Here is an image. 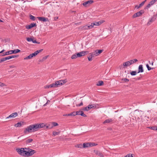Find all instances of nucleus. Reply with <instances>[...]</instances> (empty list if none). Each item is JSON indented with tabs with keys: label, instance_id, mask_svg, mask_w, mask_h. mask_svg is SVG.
<instances>
[{
	"label": "nucleus",
	"instance_id": "f257e3e1",
	"mask_svg": "<svg viewBox=\"0 0 157 157\" xmlns=\"http://www.w3.org/2000/svg\"><path fill=\"white\" fill-rule=\"evenodd\" d=\"M46 127V129L50 128L48 126H47L44 123H37L34 124H31L27 126V128L24 130V132L26 134L28 133H30L33 132H35L40 128H43L44 127Z\"/></svg>",
	"mask_w": 157,
	"mask_h": 157
},
{
	"label": "nucleus",
	"instance_id": "f03ea898",
	"mask_svg": "<svg viewBox=\"0 0 157 157\" xmlns=\"http://www.w3.org/2000/svg\"><path fill=\"white\" fill-rule=\"evenodd\" d=\"M138 61V60L136 59H134L132 60H131L128 61L126 62L123 63V66L124 67H127L131 65H132Z\"/></svg>",
	"mask_w": 157,
	"mask_h": 157
},
{
	"label": "nucleus",
	"instance_id": "7ed1b4c3",
	"mask_svg": "<svg viewBox=\"0 0 157 157\" xmlns=\"http://www.w3.org/2000/svg\"><path fill=\"white\" fill-rule=\"evenodd\" d=\"M26 150H27L28 157L32 156L36 152L35 150L28 148H26Z\"/></svg>",
	"mask_w": 157,
	"mask_h": 157
},
{
	"label": "nucleus",
	"instance_id": "20e7f679",
	"mask_svg": "<svg viewBox=\"0 0 157 157\" xmlns=\"http://www.w3.org/2000/svg\"><path fill=\"white\" fill-rule=\"evenodd\" d=\"M20 51V50L18 49H14L6 52L5 54L9 55L13 54H16L19 52Z\"/></svg>",
	"mask_w": 157,
	"mask_h": 157
},
{
	"label": "nucleus",
	"instance_id": "39448f33",
	"mask_svg": "<svg viewBox=\"0 0 157 157\" xmlns=\"http://www.w3.org/2000/svg\"><path fill=\"white\" fill-rule=\"evenodd\" d=\"M89 52L88 51H82L76 53L77 57H80L82 56H84L88 54Z\"/></svg>",
	"mask_w": 157,
	"mask_h": 157
},
{
	"label": "nucleus",
	"instance_id": "423d86ee",
	"mask_svg": "<svg viewBox=\"0 0 157 157\" xmlns=\"http://www.w3.org/2000/svg\"><path fill=\"white\" fill-rule=\"evenodd\" d=\"M24 149H26V147L17 148L16 151L21 156H23V153H24Z\"/></svg>",
	"mask_w": 157,
	"mask_h": 157
},
{
	"label": "nucleus",
	"instance_id": "0eeeda50",
	"mask_svg": "<svg viewBox=\"0 0 157 157\" xmlns=\"http://www.w3.org/2000/svg\"><path fill=\"white\" fill-rule=\"evenodd\" d=\"M94 2V1L92 0H88L84 2L82 4L83 5L85 6L86 7L90 6L91 4Z\"/></svg>",
	"mask_w": 157,
	"mask_h": 157
},
{
	"label": "nucleus",
	"instance_id": "6e6552de",
	"mask_svg": "<svg viewBox=\"0 0 157 157\" xmlns=\"http://www.w3.org/2000/svg\"><path fill=\"white\" fill-rule=\"evenodd\" d=\"M144 11L143 10H141L140 11L134 14L133 16V17L135 18L136 17L140 16L144 13Z\"/></svg>",
	"mask_w": 157,
	"mask_h": 157
},
{
	"label": "nucleus",
	"instance_id": "1a4fd4ad",
	"mask_svg": "<svg viewBox=\"0 0 157 157\" xmlns=\"http://www.w3.org/2000/svg\"><path fill=\"white\" fill-rule=\"evenodd\" d=\"M17 112H15L12 113L9 116L7 117L6 119H8L9 118H13L17 117Z\"/></svg>",
	"mask_w": 157,
	"mask_h": 157
},
{
	"label": "nucleus",
	"instance_id": "9d476101",
	"mask_svg": "<svg viewBox=\"0 0 157 157\" xmlns=\"http://www.w3.org/2000/svg\"><path fill=\"white\" fill-rule=\"evenodd\" d=\"M18 56H16V55H13L12 56H8L6 57L3 58L4 61H5L6 60H8V59H11L12 58L17 57H18Z\"/></svg>",
	"mask_w": 157,
	"mask_h": 157
},
{
	"label": "nucleus",
	"instance_id": "9b49d317",
	"mask_svg": "<svg viewBox=\"0 0 157 157\" xmlns=\"http://www.w3.org/2000/svg\"><path fill=\"white\" fill-rule=\"evenodd\" d=\"M75 116L76 115H81V116L82 117H86V115L85 114H84V113L82 111H78L75 112Z\"/></svg>",
	"mask_w": 157,
	"mask_h": 157
},
{
	"label": "nucleus",
	"instance_id": "f8f14e48",
	"mask_svg": "<svg viewBox=\"0 0 157 157\" xmlns=\"http://www.w3.org/2000/svg\"><path fill=\"white\" fill-rule=\"evenodd\" d=\"M36 25V23H32L29 25H26V28L27 29H30L31 28L34 27Z\"/></svg>",
	"mask_w": 157,
	"mask_h": 157
},
{
	"label": "nucleus",
	"instance_id": "ddd939ff",
	"mask_svg": "<svg viewBox=\"0 0 157 157\" xmlns=\"http://www.w3.org/2000/svg\"><path fill=\"white\" fill-rule=\"evenodd\" d=\"M37 18L39 21L44 22L48 21V18L44 17H37Z\"/></svg>",
	"mask_w": 157,
	"mask_h": 157
},
{
	"label": "nucleus",
	"instance_id": "4468645a",
	"mask_svg": "<svg viewBox=\"0 0 157 157\" xmlns=\"http://www.w3.org/2000/svg\"><path fill=\"white\" fill-rule=\"evenodd\" d=\"M67 81L66 80H64L58 81H56V82L58 86H61L63 85L64 83H65Z\"/></svg>",
	"mask_w": 157,
	"mask_h": 157
},
{
	"label": "nucleus",
	"instance_id": "2eb2a0df",
	"mask_svg": "<svg viewBox=\"0 0 157 157\" xmlns=\"http://www.w3.org/2000/svg\"><path fill=\"white\" fill-rule=\"evenodd\" d=\"M104 22V21H100L98 22L95 21L94 22H93L92 23V24L93 25V27H94V25H95V26L99 25H100L101 24H102Z\"/></svg>",
	"mask_w": 157,
	"mask_h": 157
},
{
	"label": "nucleus",
	"instance_id": "dca6fc26",
	"mask_svg": "<svg viewBox=\"0 0 157 157\" xmlns=\"http://www.w3.org/2000/svg\"><path fill=\"white\" fill-rule=\"evenodd\" d=\"M94 106L93 105H89L88 106L84 107L83 109V110L84 111H87L91 109V108H93Z\"/></svg>",
	"mask_w": 157,
	"mask_h": 157
},
{
	"label": "nucleus",
	"instance_id": "f3484780",
	"mask_svg": "<svg viewBox=\"0 0 157 157\" xmlns=\"http://www.w3.org/2000/svg\"><path fill=\"white\" fill-rule=\"evenodd\" d=\"M144 72V70L143 69V65H139L138 68V73L140 72Z\"/></svg>",
	"mask_w": 157,
	"mask_h": 157
},
{
	"label": "nucleus",
	"instance_id": "a211bd4d",
	"mask_svg": "<svg viewBox=\"0 0 157 157\" xmlns=\"http://www.w3.org/2000/svg\"><path fill=\"white\" fill-rule=\"evenodd\" d=\"M58 86L56 82H55V83L52 84L48 86V87H54Z\"/></svg>",
	"mask_w": 157,
	"mask_h": 157
},
{
	"label": "nucleus",
	"instance_id": "6ab92c4d",
	"mask_svg": "<svg viewBox=\"0 0 157 157\" xmlns=\"http://www.w3.org/2000/svg\"><path fill=\"white\" fill-rule=\"evenodd\" d=\"M113 120V119L109 118L105 120L103 122L104 124L106 123H109L112 122Z\"/></svg>",
	"mask_w": 157,
	"mask_h": 157
},
{
	"label": "nucleus",
	"instance_id": "aec40b11",
	"mask_svg": "<svg viewBox=\"0 0 157 157\" xmlns=\"http://www.w3.org/2000/svg\"><path fill=\"white\" fill-rule=\"evenodd\" d=\"M75 112H73L70 113L69 114H66L63 115V116H75Z\"/></svg>",
	"mask_w": 157,
	"mask_h": 157
},
{
	"label": "nucleus",
	"instance_id": "412c9836",
	"mask_svg": "<svg viewBox=\"0 0 157 157\" xmlns=\"http://www.w3.org/2000/svg\"><path fill=\"white\" fill-rule=\"evenodd\" d=\"M90 147V143H85L83 144V148H85Z\"/></svg>",
	"mask_w": 157,
	"mask_h": 157
},
{
	"label": "nucleus",
	"instance_id": "4be33fe9",
	"mask_svg": "<svg viewBox=\"0 0 157 157\" xmlns=\"http://www.w3.org/2000/svg\"><path fill=\"white\" fill-rule=\"evenodd\" d=\"M94 56L92 54V53H90V55L88 57V59L89 61H91L92 60V59L93 57H94Z\"/></svg>",
	"mask_w": 157,
	"mask_h": 157
},
{
	"label": "nucleus",
	"instance_id": "5701e85b",
	"mask_svg": "<svg viewBox=\"0 0 157 157\" xmlns=\"http://www.w3.org/2000/svg\"><path fill=\"white\" fill-rule=\"evenodd\" d=\"M96 154L101 157H103L104 155H103L99 151H97L96 152Z\"/></svg>",
	"mask_w": 157,
	"mask_h": 157
},
{
	"label": "nucleus",
	"instance_id": "b1692460",
	"mask_svg": "<svg viewBox=\"0 0 157 157\" xmlns=\"http://www.w3.org/2000/svg\"><path fill=\"white\" fill-rule=\"evenodd\" d=\"M103 84V82L102 81L100 80L98 82L97 84V85L98 86H101Z\"/></svg>",
	"mask_w": 157,
	"mask_h": 157
},
{
	"label": "nucleus",
	"instance_id": "393cba45",
	"mask_svg": "<svg viewBox=\"0 0 157 157\" xmlns=\"http://www.w3.org/2000/svg\"><path fill=\"white\" fill-rule=\"evenodd\" d=\"M33 139H28L26 140L25 142L26 144H28L30 143H31L33 141Z\"/></svg>",
	"mask_w": 157,
	"mask_h": 157
},
{
	"label": "nucleus",
	"instance_id": "a878e982",
	"mask_svg": "<svg viewBox=\"0 0 157 157\" xmlns=\"http://www.w3.org/2000/svg\"><path fill=\"white\" fill-rule=\"evenodd\" d=\"M21 126L22 123L21 122H18L14 125V126L16 127H21Z\"/></svg>",
	"mask_w": 157,
	"mask_h": 157
},
{
	"label": "nucleus",
	"instance_id": "bb28decb",
	"mask_svg": "<svg viewBox=\"0 0 157 157\" xmlns=\"http://www.w3.org/2000/svg\"><path fill=\"white\" fill-rule=\"evenodd\" d=\"M92 54L93 55V56H97L98 55H99L98 53V52L97 51V50H96L95 51H94L93 52H92Z\"/></svg>",
	"mask_w": 157,
	"mask_h": 157
},
{
	"label": "nucleus",
	"instance_id": "cd10ccee",
	"mask_svg": "<svg viewBox=\"0 0 157 157\" xmlns=\"http://www.w3.org/2000/svg\"><path fill=\"white\" fill-rule=\"evenodd\" d=\"M24 153L23 156L25 157H28L27 150H25V149H24Z\"/></svg>",
	"mask_w": 157,
	"mask_h": 157
},
{
	"label": "nucleus",
	"instance_id": "c85d7f7f",
	"mask_svg": "<svg viewBox=\"0 0 157 157\" xmlns=\"http://www.w3.org/2000/svg\"><path fill=\"white\" fill-rule=\"evenodd\" d=\"M71 59H76V58H78L76 53H75L71 57Z\"/></svg>",
	"mask_w": 157,
	"mask_h": 157
},
{
	"label": "nucleus",
	"instance_id": "c756f323",
	"mask_svg": "<svg viewBox=\"0 0 157 157\" xmlns=\"http://www.w3.org/2000/svg\"><path fill=\"white\" fill-rule=\"evenodd\" d=\"M157 1V0H152L149 3L151 6H152Z\"/></svg>",
	"mask_w": 157,
	"mask_h": 157
},
{
	"label": "nucleus",
	"instance_id": "7c9ffc66",
	"mask_svg": "<svg viewBox=\"0 0 157 157\" xmlns=\"http://www.w3.org/2000/svg\"><path fill=\"white\" fill-rule=\"evenodd\" d=\"M87 25L88 26L87 27V28H88V29H92L94 27L93 25L92 24V23H91V25Z\"/></svg>",
	"mask_w": 157,
	"mask_h": 157
},
{
	"label": "nucleus",
	"instance_id": "2f4dec72",
	"mask_svg": "<svg viewBox=\"0 0 157 157\" xmlns=\"http://www.w3.org/2000/svg\"><path fill=\"white\" fill-rule=\"evenodd\" d=\"M98 144L93 143H90V147L96 146Z\"/></svg>",
	"mask_w": 157,
	"mask_h": 157
},
{
	"label": "nucleus",
	"instance_id": "473e14b6",
	"mask_svg": "<svg viewBox=\"0 0 157 157\" xmlns=\"http://www.w3.org/2000/svg\"><path fill=\"white\" fill-rule=\"evenodd\" d=\"M52 126L51 127H50V128H52L53 127L56 126H57L58 125V123H56V122H53V123H52Z\"/></svg>",
	"mask_w": 157,
	"mask_h": 157
},
{
	"label": "nucleus",
	"instance_id": "72a5a7b5",
	"mask_svg": "<svg viewBox=\"0 0 157 157\" xmlns=\"http://www.w3.org/2000/svg\"><path fill=\"white\" fill-rule=\"evenodd\" d=\"M149 128L151 129L152 130H157V127L156 126H152V127H148Z\"/></svg>",
	"mask_w": 157,
	"mask_h": 157
},
{
	"label": "nucleus",
	"instance_id": "f704fd0d",
	"mask_svg": "<svg viewBox=\"0 0 157 157\" xmlns=\"http://www.w3.org/2000/svg\"><path fill=\"white\" fill-rule=\"evenodd\" d=\"M30 19L33 21H34L35 20V17L33 16L30 15Z\"/></svg>",
	"mask_w": 157,
	"mask_h": 157
},
{
	"label": "nucleus",
	"instance_id": "c9c22d12",
	"mask_svg": "<svg viewBox=\"0 0 157 157\" xmlns=\"http://www.w3.org/2000/svg\"><path fill=\"white\" fill-rule=\"evenodd\" d=\"M132 75H135L136 74V71H132L130 73Z\"/></svg>",
	"mask_w": 157,
	"mask_h": 157
},
{
	"label": "nucleus",
	"instance_id": "e433bc0d",
	"mask_svg": "<svg viewBox=\"0 0 157 157\" xmlns=\"http://www.w3.org/2000/svg\"><path fill=\"white\" fill-rule=\"evenodd\" d=\"M59 133V132H57L56 131H55L53 132V135L54 136H56V135H58Z\"/></svg>",
	"mask_w": 157,
	"mask_h": 157
},
{
	"label": "nucleus",
	"instance_id": "4c0bfd02",
	"mask_svg": "<svg viewBox=\"0 0 157 157\" xmlns=\"http://www.w3.org/2000/svg\"><path fill=\"white\" fill-rule=\"evenodd\" d=\"M33 38L30 37H27L26 40L28 42L32 41Z\"/></svg>",
	"mask_w": 157,
	"mask_h": 157
},
{
	"label": "nucleus",
	"instance_id": "58836bf2",
	"mask_svg": "<svg viewBox=\"0 0 157 157\" xmlns=\"http://www.w3.org/2000/svg\"><path fill=\"white\" fill-rule=\"evenodd\" d=\"M32 42L33 43L37 44H40V42L37 41L36 40H34L33 39Z\"/></svg>",
	"mask_w": 157,
	"mask_h": 157
},
{
	"label": "nucleus",
	"instance_id": "ea45409f",
	"mask_svg": "<svg viewBox=\"0 0 157 157\" xmlns=\"http://www.w3.org/2000/svg\"><path fill=\"white\" fill-rule=\"evenodd\" d=\"M153 21H153L152 19H151H151H150L149 20V21H148V22L147 24L148 25H150V24H151V23L152 22H153Z\"/></svg>",
	"mask_w": 157,
	"mask_h": 157
},
{
	"label": "nucleus",
	"instance_id": "a19ab883",
	"mask_svg": "<svg viewBox=\"0 0 157 157\" xmlns=\"http://www.w3.org/2000/svg\"><path fill=\"white\" fill-rule=\"evenodd\" d=\"M31 54L32 55V56L33 57L34 56H35L36 55H37L38 54L36 51Z\"/></svg>",
	"mask_w": 157,
	"mask_h": 157
},
{
	"label": "nucleus",
	"instance_id": "79ce46f5",
	"mask_svg": "<svg viewBox=\"0 0 157 157\" xmlns=\"http://www.w3.org/2000/svg\"><path fill=\"white\" fill-rule=\"evenodd\" d=\"M133 154H128L126 155L125 157H133Z\"/></svg>",
	"mask_w": 157,
	"mask_h": 157
},
{
	"label": "nucleus",
	"instance_id": "37998d69",
	"mask_svg": "<svg viewBox=\"0 0 157 157\" xmlns=\"http://www.w3.org/2000/svg\"><path fill=\"white\" fill-rule=\"evenodd\" d=\"M157 17L156 15H154L152 17H151L152 19L154 21L156 19Z\"/></svg>",
	"mask_w": 157,
	"mask_h": 157
},
{
	"label": "nucleus",
	"instance_id": "c03bdc74",
	"mask_svg": "<svg viewBox=\"0 0 157 157\" xmlns=\"http://www.w3.org/2000/svg\"><path fill=\"white\" fill-rule=\"evenodd\" d=\"M77 147L78 148H83V145H82L81 144H78L77 145Z\"/></svg>",
	"mask_w": 157,
	"mask_h": 157
},
{
	"label": "nucleus",
	"instance_id": "a18cd8bd",
	"mask_svg": "<svg viewBox=\"0 0 157 157\" xmlns=\"http://www.w3.org/2000/svg\"><path fill=\"white\" fill-rule=\"evenodd\" d=\"M122 81H124V82H128L129 81V80L126 78H124L122 79Z\"/></svg>",
	"mask_w": 157,
	"mask_h": 157
},
{
	"label": "nucleus",
	"instance_id": "49530a36",
	"mask_svg": "<svg viewBox=\"0 0 157 157\" xmlns=\"http://www.w3.org/2000/svg\"><path fill=\"white\" fill-rule=\"evenodd\" d=\"M87 25H85L82 27V29L83 30H87L88 29V28H87Z\"/></svg>",
	"mask_w": 157,
	"mask_h": 157
},
{
	"label": "nucleus",
	"instance_id": "de8ad7c7",
	"mask_svg": "<svg viewBox=\"0 0 157 157\" xmlns=\"http://www.w3.org/2000/svg\"><path fill=\"white\" fill-rule=\"evenodd\" d=\"M146 67L148 71H150L151 70L153 69V68H151L149 67V65L148 64H147L146 65Z\"/></svg>",
	"mask_w": 157,
	"mask_h": 157
},
{
	"label": "nucleus",
	"instance_id": "09e8293b",
	"mask_svg": "<svg viewBox=\"0 0 157 157\" xmlns=\"http://www.w3.org/2000/svg\"><path fill=\"white\" fill-rule=\"evenodd\" d=\"M146 0H145L144 1H143L141 3L139 4L140 6L141 7L144 4L145 2H146Z\"/></svg>",
	"mask_w": 157,
	"mask_h": 157
},
{
	"label": "nucleus",
	"instance_id": "8fccbe9b",
	"mask_svg": "<svg viewBox=\"0 0 157 157\" xmlns=\"http://www.w3.org/2000/svg\"><path fill=\"white\" fill-rule=\"evenodd\" d=\"M103 51V50H97V51L98 52V53L99 55L101 54Z\"/></svg>",
	"mask_w": 157,
	"mask_h": 157
},
{
	"label": "nucleus",
	"instance_id": "3c124183",
	"mask_svg": "<svg viewBox=\"0 0 157 157\" xmlns=\"http://www.w3.org/2000/svg\"><path fill=\"white\" fill-rule=\"evenodd\" d=\"M151 6L149 3L146 6L145 9H148V8H149L151 7Z\"/></svg>",
	"mask_w": 157,
	"mask_h": 157
},
{
	"label": "nucleus",
	"instance_id": "603ef678",
	"mask_svg": "<svg viewBox=\"0 0 157 157\" xmlns=\"http://www.w3.org/2000/svg\"><path fill=\"white\" fill-rule=\"evenodd\" d=\"M5 86V84L3 83L0 82V86L3 87Z\"/></svg>",
	"mask_w": 157,
	"mask_h": 157
},
{
	"label": "nucleus",
	"instance_id": "864d4df0",
	"mask_svg": "<svg viewBox=\"0 0 157 157\" xmlns=\"http://www.w3.org/2000/svg\"><path fill=\"white\" fill-rule=\"evenodd\" d=\"M43 49H41L40 50H38L36 51V53H37V54H38L40 52H42L43 51Z\"/></svg>",
	"mask_w": 157,
	"mask_h": 157
},
{
	"label": "nucleus",
	"instance_id": "5fc2aeb1",
	"mask_svg": "<svg viewBox=\"0 0 157 157\" xmlns=\"http://www.w3.org/2000/svg\"><path fill=\"white\" fill-rule=\"evenodd\" d=\"M31 59V58H30L29 56L25 57V58H24V59Z\"/></svg>",
	"mask_w": 157,
	"mask_h": 157
},
{
	"label": "nucleus",
	"instance_id": "6e6d98bb",
	"mask_svg": "<svg viewBox=\"0 0 157 157\" xmlns=\"http://www.w3.org/2000/svg\"><path fill=\"white\" fill-rule=\"evenodd\" d=\"M6 54V52H4V53H3L1 55H0V56H5L6 55H6V54Z\"/></svg>",
	"mask_w": 157,
	"mask_h": 157
},
{
	"label": "nucleus",
	"instance_id": "4d7b16f0",
	"mask_svg": "<svg viewBox=\"0 0 157 157\" xmlns=\"http://www.w3.org/2000/svg\"><path fill=\"white\" fill-rule=\"evenodd\" d=\"M140 7H141L139 5H136L135 6V8H136V9H138L139 8H140Z\"/></svg>",
	"mask_w": 157,
	"mask_h": 157
},
{
	"label": "nucleus",
	"instance_id": "13d9d810",
	"mask_svg": "<svg viewBox=\"0 0 157 157\" xmlns=\"http://www.w3.org/2000/svg\"><path fill=\"white\" fill-rule=\"evenodd\" d=\"M83 105V103L82 102H81V103H80L79 104H78L77 106H82Z\"/></svg>",
	"mask_w": 157,
	"mask_h": 157
},
{
	"label": "nucleus",
	"instance_id": "bf43d9fd",
	"mask_svg": "<svg viewBox=\"0 0 157 157\" xmlns=\"http://www.w3.org/2000/svg\"><path fill=\"white\" fill-rule=\"evenodd\" d=\"M4 61L3 58H2L1 59H0V63H1V62Z\"/></svg>",
	"mask_w": 157,
	"mask_h": 157
},
{
	"label": "nucleus",
	"instance_id": "052dcab7",
	"mask_svg": "<svg viewBox=\"0 0 157 157\" xmlns=\"http://www.w3.org/2000/svg\"><path fill=\"white\" fill-rule=\"evenodd\" d=\"M149 63L150 64H151L152 65H153V62H151L150 61H149Z\"/></svg>",
	"mask_w": 157,
	"mask_h": 157
},
{
	"label": "nucleus",
	"instance_id": "680f3d73",
	"mask_svg": "<svg viewBox=\"0 0 157 157\" xmlns=\"http://www.w3.org/2000/svg\"><path fill=\"white\" fill-rule=\"evenodd\" d=\"M29 56L30 58H31V59H32L33 57V56H32V55L31 54H30Z\"/></svg>",
	"mask_w": 157,
	"mask_h": 157
},
{
	"label": "nucleus",
	"instance_id": "e2e57ef3",
	"mask_svg": "<svg viewBox=\"0 0 157 157\" xmlns=\"http://www.w3.org/2000/svg\"><path fill=\"white\" fill-rule=\"evenodd\" d=\"M14 67V66H10V68H13Z\"/></svg>",
	"mask_w": 157,
	"mask_h": 157
},
{
	"label": "nucleus",
	"instance_id": "0e129e2a",
	"mask_svg": "<svg viewBox=\"0 0 157 157\" xmlns=\"http://www.w3.org/2000/svg\"><path fill=\"white\" fill-rule=\"evenodd\" d=\"M0 22H3V21H2V20L0 19Z\"/></svg>",
	"mask_w": 157,
	"mask_h": 157
},
{
	"label": "nucleus",
	"instance_id": "69168bd1",
	"mask_svg": "<svg viewBox=\"0 0 157 157\" xmlns=\"http://www.w3.org/2000/svg\"><path fill=\"white\" fill-rule=\"evenodd\" d=\"M5 51V50L4 49H3V50H2V52H3Z\"/></svg>",
	"mask_w": 157,
	"mask_h": 157
},
{
	"label": "nucleus",
	"instance_id": "338daca9",
	"mask_svg": "<svg viewBox=\"0 0 157 157\" xmlns=\"http://www.w3.org/2000/svg\"><path fill=\"white\" fill-rule=\"evenodd\" d=\"M2 53V51L0 52V53Z\"/></svg>",
	"mask_w": 157,
	"mask_h": 157
},
{
	"label": "nucleus",
	"instance_id": "774afa93",
	"mask_svg": "<svg viewBox=\"0 0 157 157\" xmlns=\"http://www.w3.org/2000/svg\"><path fill=\"white\" fill-rule=\"evenodd\" d=\"M155 15H156V17H157V13H156V14Z\"/></svg>",
	"mask_w": 157,
	"mask_h": 157
}]
</instances>
